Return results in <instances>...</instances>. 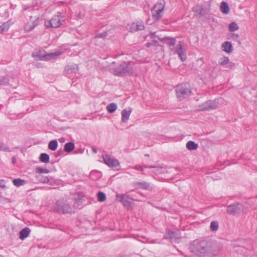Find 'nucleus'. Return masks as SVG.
<instances>
[{
    "label": "nucleus",
    "mask_w": 257,
    "mask_h": 257,
    "mask_svg": "<svg viewBox=\"0 0 257 257\" xmlns=\"http://www.w3.org/2000/svg\"><path fill=\"white\" fill-rule=\"evenodd\" d=\"M92 150L93 152L95 154H96L97 153V150L95 148H92Z\"/></svg>",
    "instance_id": "48"
},
{
    "label": "nucleus",
    "mask_w": 257,
    "mask_h": 257,
    "mask_svg": "<svg viewBox=\"0 0 257 257\" xmlns=\"http://www.w3.org/2000/svg\"><path fill=\"white\" fill-rule=\"evenodd\" d=\"M30 232V229L28 227H25L22 229L20 232V238L22 240H24L29 236Z\"/></svg>",
    "instance_id": "18"
},
{
    "label": "nucleus",
    "mask_w": 257,
    "mask_h": 257,
    "mask_svg": "<svg viewBox=\"0 0 257 257\" xmlns=\"http://www.w3.org/2000/svg\"><path fill=\"white\" fill-rule=\"evenodd\" d=\"M238 43L239 45H240L241 44V42L240 41H238Z\"/></svg>",
    "instance_id": "52"
},
{
    "label": "nucleus",
    "mask_w": 257,
    "mask_h": 257,
    "mask_svg": "<svg viewBox=\"0 0 257 257\" xmlns=\"http://www.w3.org/2000/svg\"><path fill=\"white\" fill-rule=\"evenodd\" d=\"M228 62L229 59L227 57H221L219 60V63L220 64V65L222 66L227 64Z\"/></svg>",
    "instance_id": "34"
},
{
    "label": "nucleus",
    "mask_w": 257,
    "mask_h": 257,
    "mask_svg": "<svg viewBox=\"0 0 257 257\" xmlns=\"http://www.w3.org/2000/svg\"><path fill=\"white\" fill-rule=\"evenodd\" d=\"M150 36H151V38L152 39H154L156 37H157L159 40H160L161 41H166V37H164V38H162L161 37H159V36H157L156 35V33L155 32H150ZM153 41L155 42V43H157V41L155 40H153Z\"/></svg>",
    "instance_id": "32"
},
{
    "label": "nucleus",
    "mask_w": 257,
    "mask_h": 257,
    "mask_svg": "<svg viewBox=\"0 0 257 257\" xmlns=\"http://www.w3.org/2000/svg\"><path fill=\"white\" fill-rule=\"evenodd\" d=\"M191 251L199 256H205L209 252L210 248L205 240H196L190 247Z\"/></svg>",
    "instance_id": "1"
},
{
    "label": "nucleus",
    "mask_w": 257,
    "mask_h": 257,
    "mask_svg": "<svg viewBox=\"0 0 257 257\" xmlns=\"http://www.w3.org/2000/svg\"><path fill=\"white\" fill-rule=\"evenodd\" d=\"M131 112L132 110L127 111L126 109H123L121 111V120L122 122H125L129 119Z\"/></svg>",
    "instance_id": "19"
},
{
    "label": "nucleus",
    "mask_w": 257,
    "mask_h": 257,
    "mask_svg": "<svg viewBox=\"0 0 257 257\" xmlns=\"http://www.w3.org/2000/svg\"><path fill=\"white\" fill-rule=\"evenodd\" d=\"M222 50L228 53L232 51V46L230 42L226 41L222 44Z\"/></svg>",
    "instance_id": "16"
},
{
    "label": "nucleus",
    "mask_w": 257,
    "mask_h": 257,
    "mask_svg": "<svg viewBox=\"0 0 257 257\" xmlns=\"http://www.w3.org/2000/svg\"><path fill=\"white\" fill-rule=\"evenodd\" d=\"M58 147V142L56 140H52L50 141L48 145V148L52 150L55 151Z\"/></svg>",
    "instance_id": "29"
},
{
    "label": "nucleus",
    "mask_w": 257,
    "mask_h": 257,
    "mask_svg": "<svg viewBox=\"0 0 257 257\" xmlns=\"http://www.w3.org/2000/svg\"><path fill=\"white\" fill-rule=\"evenodd\" d=\"M3 84V81L0 80V85Z\"/></svg>",
    "instance_id": "51"
},
{
    "label": "nucleus",
    "mask_w": 257,
    "mask_h": 257,
    "mask_svg": "<svg viewBox=\"0 0 257 257\" xmlns=\"http://www.w3.org/2000/svg\"><path fill=\"white\" fill-rule=\"evenodd\" d=\"M242 207V205L239 203L229 205L227 207V212L230 214L234 215L239 213Z\"/></svg>",
    "instance_id": "7"
},
{
    "label": "nucleus",
    "mask_w": 257,
    "mask_h": 257,
    "mask_svg": "<svg viewBox=\"0 0 257 257\" xmlns=\"http://www.w3.org/2000/svg\"><path fill=\"white\" fill-rule=\"evenodd\" d=\"M239 37V35L236 34H232V38L233 40H236L238 37Z\"/></svg>",
    "instance_id": "45"
},
{
    "label": "nucleus",
    "mask_w": 257,
    "mask_h": 257,
    "mask_svg": "<svg viewBox=\"0 0 257 257\" xmlns=\"http://www.w3.org/2000/svg\"><path fill=\"white\" fill-rule=\"evenodd\" d=\"M107 36V33L106 32H103L102 33L98 34L95 36V38H104Z\"/></svg>",
    "instance_id": "41"
},
{
    "label": "nucleus",
    "mask_w": 257,
    "mask_h": 257,
    "mask_svg": "<svg viewBox=\"0 0 257 257\" xmlns=\"http://www.w3.org/2000/svg\"><path fill=\"white\" fill-rule=\"evenodd\" d=\"M64 22V20L62 17L56 15L53 17L50 20H46L45 25L48 28H57L60 27Z\"/></svg>",
    "instance_id": "5"
},
{
    "label": "nucleus",
    "mask_w": 257,
    "mask_h": 257,
    "mask_svg": "<svg viewBox=\"0 0 257 257\" xmlns=\"http://www.w3.org/2000/svg\"><path fill=\"white\" fill-rule=\"evenodd\" d=\"M65 70L68 73H76L78 70V68L77 65L74 64L72 65H68L66 67Z\"/></svg>",
    "instance_id": "20"
},
{
    "label": "nucleus",
    "mask_w": 257,
    "mask_h": 257,
    "mask_svg": "<svg viewBox=\"0 0 257 257\" xmlns=\"http://www.w3.org/2000/svg\"><path fill=\"white\" fill-rule=\"evenodd\" d=\"M63 140H64V139H63V138H60V140L61 141H63Z\"/></svg>",
    "instance_id": "54"
},
{
    "label": "nucleus",
    "mask_w": 257,
    "mask_h": 257,
    "mask_svg": "<svg viewBox=\"0 0 257 257\" xmlns=\"http://www.w3.org/2000/svg\"><path fill=\"white\" fill-rule=\"evenodd\" d=\"M102 157L104 163L110 167H116L119 165V162L117 160L112 159L107 155H103Z\"/></svg>",
    "instance_id": "11"
},
{
    "label": "nucleus",
    "mask_w": 257,
    "mask_h": 257,
    "mask_svg": "<svg viewBox=\"0 0 257 257\" xmlns=\"http://www.w3.org/2000/svg\"><path fill=\"white\" fill-rule=\"evenodd\" d=\"M163 11H154V10H152V17L153 19L155 20H159L162 16V13Z\"/></svg>",
    "instance_id": "28"
},
{
    "label": "nucleus",
    "mask_w": 257,
    "mask_h": 257,
    "mask_svg": "<svg viewBox=\"0 0 257 257\" xmlns=\"http://www.w3.org/2000/svg\"><path fill=\"white\" fill-rule=\"evenodd\" d=\"M164 6V1L160 2L156 4L152 10H154V11H163Z\"/></svg>",
    "instance_id": "21"
},
{
    "label": "nucleus",
    "mask_w": 257,
    "mask_h": 257,
    "mask_svg": "<svg viewBox=\"0 0 257 257\" xmlns=\"http://www.w3.org/2000/svg\"><path fill=\"white\" fill-rule=\"evenodd\" d=\"M10 26L11 23L9 21L5 22L2 25H0V33H3L5 31H7Z\"/></svg>",
    "instance_id": "25"
},
{
    "label": "nucleus",
    "mask_w": 257,
    "mask_h": 257,
    "mask_svg": "<svg viewBox=\"0 0 257 257\" xmlns=\"http://www.w3.org/2000/svg\"><path fill=\"white\" fill-rule=\"evenodd\" d=\"M166 40L168 41V44L169 46H174L176 44V40L173 38L166 37Z\"/></svg>",
    "instance_id": "39"
},
{
    "label": "nucleus",
    "mask_w": 257,
    "mask_h": 257,
    "mask_svg": "<svg viewBox=\"0 0 257 257\" xmlns=\"http://www.w3.org/2000/svg\"><path fill=\"white\" fill-rule=\"evenodd\" d=\"M134 169L137 170H139V171H140L141 172H143L144 169H143V167H142V166H140V165H137V166H136L135 167H134Z\"/></svg>",
    "instance_id": "43"
},
{
    "label": "nucleus",
    "mask_w": 257,
    "mask_h": 257,
    "mask_svg": "<svg viewBox=\"0 0 257 257\" xmlns=\"http://www.w3.org/2000/svg\"><path fill=\"white\" fill-rule=\"evenodd\" d=\"M13 183L16 186L20 187L24 185L26 183V181L21 179H15L13 180Z\"/></svg>",
    "instance_id": "30"
},
{
    "label": "nucleus",
    "mask_w": 257,
    "mask_h": 257,
    "mask_svg": "<svg viewBox=\"0 0 257 257\" xmlns=\"http://www.w3.org/2000/svg\"><path fill=\"white\" fill-rule=\"evenodd\" d=\"M217 103L215 100H209L200 104L198 106V110L205 111L214 109L217 107Z\"/></svg>",
    "instance_id": "6"
},
{
    "label": "nucleus",
    "mask_w": 257,
    "mask_h": 257,
    "mask_svg": "<svg viewBox=\"0 0 257 257\" xmlns=\"http://www.w3.org/2000/svg\"><path fill=\"white\" fill-rule=\"evenodd\" d=\"M220 10L223 14H227L229 12V8L228 4L225 2H222L221 3Z\"/></svg>",
    "instance_id": "24"
},
{
    "label": "nucleus",
    "mask_w": 257,
    "mask_h": 257,
    "mask_svg": "<svg viewBox=\"0 0 257 257\" xmlns=\"http://www.w3.org/2000/svg\"><path fill=\"white\" fill-rule=\"evenodd\" d=\"M145 168H154L155 170L154 171V173L156 174H161L162 173V168L160 167L155 166H147L145 165L144 166Z\"/></svg>",
    "instance_id": "31"
},
{
    "label": "nucleus",
    "mask_w": 257,
    "mask_h": 257,
    "mask_svg": "<svg viewBox=\"0 0 257 257\" xmlns=\"http://www.w3.org/2000/svg\"><path fill=\"white\" fill-rule=\"evenodd\" d=\"M144 28L145 26L143 22L137 21L136 22L132 23L130 25L128 30L130 32H134L139 30H142Z\"/></svg>",
    "instance_id": "12"
},
{
    "label": "nucleus",
    "mask_w": 257,
    "mask_h": 257,
    "mask_svg": "<svg viewBox=\"0 0 257 257\" xmlns=\"http://www.w3.org/2000/svg\"><path fill=\"white\" fill-rule=\"evenodd\" d=\"M37 20H33L31 22H28L25 27V30L26 31H30L33 30L37 25Z\"/></svg>",
    "instance_id": "17"
},
{
    "label": "nucleus",
    "mask_w": 257,
    "mask_h": 257,
    "mask_svg": "<svg viewBox=\"0 0 257 257\" xmlns=\"http://www.w3.org/2000/svg\"><path fill=\"white\" fill-rule=\"evenodd\" d=\"M176 96L179 100H182L190 95L192 93L188 84H181L175 89Z\"/></svg>",
    "instance_id": "3"
},
{
    "label": "nucleus",
    "mask_w": 257,
    "mask_h": 257,
    "mask_svg": "<svg viewBox=\"0 0 257 257\" xmlns=\"http://www.w3.org/2000/svg\"><path fill=\"white\" fill-rule=\"evenodd\" d=\"M49 171L47 169H43L41 167H37L36 169V172L38 174L39 173H49Z\"/></svg>",
    "instance_id": "38"
},
{
    "label": "nucleus",
    "mask_w": 257,
    "mask_h": 257,
    "mask_svg": "<svg viewBox=\"0 0 257 257\" xmlns=\"http://www.w3.org/2000/svg\"><path fill=\"white\" fill-rule=\"evenodd\" d=\"M116 199L121 202L125 196L123 194H116Z\"/></svg>",
    "instance_id": "40"
},
{
    "label": "nucleus",
    "mask_w": 257,
    "mask_h": 257,
    "mask_svg": "<svg viewBox=\"0 0 257 257\" xmlns=\"http://www.w3.org/2000/svg\"><path fill=\"white\" fill-rule=\"evenodd\" d=\"M175 52L177 53L182 61H184L187 59V56L185 51L183 50L181 42H179L175 48Z\"/></svg>",
    "instance_id": "10"
},
{
    "label": "nucleus",
    "mask_w": 257,
    "mask_h": 257,
    "mask_svg": "<svg viewBox=\"0 0 257 257\" xmlns=\"http://www.w3.org/2000/svg\"><path fill=\"white\" fill-rule=\"evenodd\" d=\"M31 181L34 183H37L38 182H41L43 183H48L49 179L47 176H44L41 174H37L32 177Z\"/></svg>",
    "instance_id": "13"
},
{
    "label": "nucleus",
    "mask_w": 257,
    "mask_h": 257,
    "mask_svg": "<svg viewBox=\"0 0 257 257\" xmlns=\"http://www.w3.org/2000/svg\"><path fill=\"white\" fill-rule=\"evenodd\" d=\"M0 151L11 152L9 147L2 142H0Z\"/></svg>",
    "instance_id": "36"
},
{
    "label": "nucleus",
    "mask_w": 257,
    "mask_h": 257,
    "mask_svg": "<svg viewBox=\"0 0 257 257\" xmlns=\"http://www.w3.org/2000/svg\"><path fill=\"white\" fill-rule=\"evenodd\" d=\"M131 62H123L117 67L114 69V74L116 76H122L133 73V69Z\"/></svg>",
    "instance_id": "2"
},
{
    "label": "nucleus",
    "mask_w": 257,
    "mask_h": 257,
    "mask_svg": "<svg viewBox=\"0 0 257 257\" xmlns=\"http://www.w3.org/2000/svg\"><path fill=\"white\" fill-rule=\"evenodd\" d=\"M59 213H66L72 212V208L66 200H59L56 202L55 209Z\"/></svg>",
    "instance_id": "4"
},
{
    "label": "nucleus",
    "mask_w": 257,
    "mask_h": 257,
    "mask_svg": "<svg viewBox=\"0 0 257 257\" xmlns=\"http://www.w3.org/2000/svg\"><path fill=\"white\" fill-rule=\"evenodd\" d=\"M6 187L5 181L3 180H0V187L5 188Z\"/></svg>",
    "instance_id": "44"
},
{
    "label": "nucleus",
    "mask_w": 257,
    "mask_h": 257,
    "mask_svg": "<svg viewBox=\"0 0 257 257\" xmlns=\"http://www.w3.org/2000/svg\"><path fill=\"white\" fill-rule=\"evenodd\" d=\"M238 29L239 27L234 22H231L229 26V31L230 32H234L236 30H237Z\"/></svg>",
    "instance_id": "33"
},
{
    "label": "nucleus",
    "mask_w": 257,
    "mask_h": 257,
    "mask_svg": "<svg viewBox=\"0 0 257 257\" xmlns=\"http://www.w3.org/2000/svg\"><path fill=\"white\" fill-rule=\"evenodd\" d=\"M61 54L62 53L61 52L47 53L43 56L40 59L46 61L56 59L58 56L61 55Z\"/></svg>",
    "instance_id": "15"
},
{
    "label": "nucleus",
    "mask_w": 257,
    "mask_h": 257,
    "mask_svg": "<svg viewBox=\"0 0 257 257\" xmlns=\"http://www.w3.org/2000/svg\"><path fill=\"white\" fill-rule=\"evenodd\" d=\"M121 203L123 204L124 206H129L130 205V202L127 200L126 198H125V197H124V199H123V200L121 201Z\"/></svg>",
    "instance_id": "42"
},
{
    "label": "nucleus",
    "mask_w": 257,
    "mask_h": 257,
    "mask_svg": "<svg viewBox=\"0 0 257 257\" xmlns=\"http://www.w3.org/2000/svg\"><path fill=\"white\" fill-rule=\"evenodd\" d=\"M150 45H151V44H150V43H148L147 44V47H150Z\"/></svg>",
    "instance_id": "50"
},
{
    "label": "nucleus",
    "mask_w": 257,
    "mask_h": 257,
    "mask_svg": "<svg viewBox=\"0 0 257 257\" xmlns=\"http://www.w3.org/2000/svg\"><path fill=\"white\" fill-rule=\"evenodd\" d=\"M63 140H64V139H63V138H60V140L61 141H63Z\"/></svg>",
    "instance_id": "53"
},
{
    "label": "nucleus",
    "mask_w": 257,
    "mask_h": 257,
    "mask_svg": "<svg viewBox=\"0 0 257 257\" xmlns=\"http://www.w3.org/2000/svg\"><path fill=\"white\" fill-rule=\"evenodd\" d=\"M193 11L195 16H199L200 17L206 15L208 12V9L201 5H198L194 7Z\"/></svg>",
    "instance_id": "8"
},
{
    "label": "nucleus",
    "mask_w": 257,
    "mask_h": 257,
    "mask_svg": "<svg viewBox=\"0 0 257 257\" xmlns=\"http://www.w3.org/2000/svg\"><path fill=\"white\" fill-rule=\"evenodd\" d=\"M75 148V145L72 142H69L65 144L64 151L67 153H70Z\"/></svg>",
    "instance_id": "23"
},
{
    "label": "nucleus",
    "mask_w": 257,
    "mask_h": 257,
    "mask_svg": "<svg viewBox=\"0 0 257 257\" xmlns=\"http://www.w3.org/2000/svg\"><path fill=\"white\" fill-rule=\"evenodd\" d=\"M117 107V105L115 103H110L107 105L106 109L108 112L112 113L116 110Z\"/></svg>",
    "instance_id": "26"
},
{
    "label": "nucleus",
    "mask_w": 257,
    "mask_h": 257,
    "mask_svg": "<svg viewBox=\"0 0 257 257\" xmlns=\"http://www.w3.org/2000/svg\"><path fill=\"white\" fill-rule=\"evenodd\" d=\"M232 66H233V65H232V64H231V63H230V64H229L228 65V66H226V68H231V67H232Z\"/></svg>",
    "instance_id": "49"
},
{
    "label": "nucleus",
    "mask_w": 257,
    "mask_h": 257,
    "mask_svg": "<svg viewBox=\"0 0 257 257\" xmlns=\"http://www.w3.org/2000/svg\"><path fill=\"white\" fill-rule=\"evenodd\" d=\"M49 156L46 153H42L39 157L40 161L44 163H48L49 162Z\"/></svg>",
    "instance_id": "27"
},
{
    "label": "nucleus",
    "mask_w": 257,
    "mask_h": 257,
    "mask_svg": "<svg viewBox=\"0 0 257 257\" xmlns=\"http://www.w3.org/2000/svg\"><path fill=\"white\" fill-rule=\"evenodd\" d=\"M12 163L13 164H15L16 162V157H15V156L13 157L12 158Z\"/></svg>",
    "instance_id": "46"
},
{
    "label": "nucleus",
    "mask_w": 257,
    "mask_h": 257,
    "mask_svg": "<svg viewBox=\"0 0 257 257\" xmlns=\"http://www.w3.org/2000/svg\"><path fill=\"white\" fill-rule=\"evenodd\" d=\"M63 154V151L60 150V151H59L57 153V155H56V156H61L62 155V154Z\"/></svg>",
    "instance_id": "47"
},
{
    "label": "nucleus",
    "mask_w": 257,
    "mask_h": 257,
    "mask_svg": "<svg viewBox=\"0 0 257 257\" xmlns=\"http://www.w3.org/2000/svg\"><path fill=\"white\" fill-rule=\"evenodd\" d=\"M98 200L99 202H103L106 200V195L102 192H99L97 194Z\"/></svg>",
    "instance_id": "35"
},
{
    "label": "nucleus",
    "mask_w": 257,
    "mask_h": 257,
    "mask_svg": "<svg viewBox=\"0 0 257 257\" xmlns=\"http://www.w3.org/2000/svg\"><path fill=\"white\" fill-rule=\"evenodd\" d=\"M198 144L192 141H190L186 144V148L189 150H195L198 148Z\"/></svg>",
    "instance_id": "22"
},
{
    "label": "nucleus",
    "mask_w": 257,
    "mask_h": 257,
    "mask_svg": "<svg viewBox=\"0 0 257 257\" xmlns=\"http://www.w3.org/2000/svg\"><path fill=\"white\" fill-rule=\"evenodd\" d=\"M164 238L170 239L172 241L178 242L180 241V235L178 232L173 231L170 230H167Z\"/></svg>",
    "instance_id": "9"
},
{
    "label": "nucleus",
    "mask_w": 257,
    "mask_h": 257,
    "mask_svg": "<svg viewBox=\"0 0 257 257\" xmlns=\"http://www.w3.org/2000/svg\"><path fill=\"white\" fill-rule=\"evenodd\" d=\"M218 228V223L216 221H212L210 224V229L212 231H216Z\"/></svg>",
    "instance_id": "37"
},
{
    "label": "nucleus",
    "mask_w": 257,
    "mask_h": 257,
    "mask_svg": "<svg viewBox=\"0 0 257 257\" xmlns=\"http://www.w3.org/2000/svg\"><path fill=\"white\" fill-rule=\"evenodd\" d=\"M132 185L135 187V189H138L140 188L145 190L151 189L150 184L145 181L134 182H133Z\"/></svg>",
    "instance_id": "14"
}]
</instances>
